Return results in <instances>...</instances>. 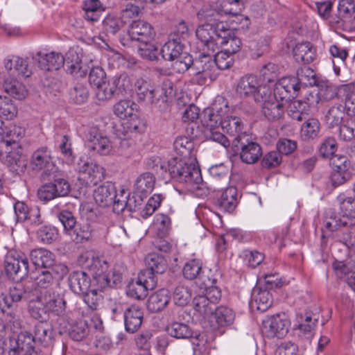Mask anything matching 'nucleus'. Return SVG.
I'll return each instance as SVG.
<instances>
[{
	"label": "nucleus",
	"mask_w": 355,
	"mask_h": 355,
	"mask_svg": "<svg viewBox=\"0 0 355 355\" xmlns=\"http://www.w3.org/2000/svg\"><path fill=\"white\" fill-rule=\"evenodd\" d=\"M293 57L296 62L309 64L315 57V51L309 42L298 43L293 50Z\"/></svg>",
	"instance_id": "nucleus-32"
},
{
	"label": "nucleus",
	"mask_w": 355,
	"mask_h": 355,
	"mask_svg": "<svg viewBox=\"0 0 355 355\" xmlns=\"http://www.w3.org/2000/svg\"><path fill=\"white\" fill-rule=\"evenodd\" d=\"M339 139L344 141L355 139V119H348L339 129Z\"/></svg>",
	"instance_id": "nucleus-63"
},
{
	"label": "nucleus",
	"mask_w": 355,
	"mask_h": 355,
	"mask_svg": "<svg viewBox=\"0 0 355 355\" xmlns=\"http://www.w3.org/2000/svg\"><path fill=\"white\" fill-rule=\"evenodd\" d=\"M341 223L344 226L355 225V198L347 197L340 202Z\"/></svg>",
	"instance_id": "nucleus-33"
},
{
	"label": "nucleus",
	"mask_w": 355,
	"mask_h": 355,
	"mask_svg": "<svg viewBox=\"0 0 355 355\" xmlns=\"http://www.w3.org/2000/svg\"><path fill=\"white\" fill-rule=\"evenodd\" d=\"M215 312L211 315V320H215L216 325H213L214 328L218 327L227 326L233 323L235 318V313L232 309L227 306H219L214 309Z\"/></svg>",
	"instance_id": "nucleus-35"
},
{
	"label": "nucleus",
	"mask_w": 355,
	"mask_h": 355,
	"mask_svg": "<svg viewBox=\"0 0 355 355\" xmlns=\"http://www.w3.org/2000/svg\"><path fill=\"white\" fill-rule=\"evenodd\" d=\"M298 85L307 87L315 85V73L314 71L308 66H304L299 69L297 71V77Z\"/></svg>",
	"instance_id": "nucleus-50"
},
{
	"label": "nucleus",
	"mask_w": 355,
	"mask_h": 355,
	"mask_svg": "<svg viewBox=\"0 0 355 355\" xmlns=\"http://www.w3.org/2000/svg\"><path fill=\"white\" fill-rule=\"evenodd\" d=\"M241 42L234 35V30L227 28L224 25L220 35H219V46H222V49L230 53L234 54L237 53L241 48Z\"/></svg>",
	"instance_id": "nucleus-22"
},
{
	"label": "nucleus",
	"mask_w": 355,
	"mask_h": 355,
	"mask_svg": "<svg viewBox=\"0 0 355 355\" xmlns=\"http://www.w3.org/2000/svg\"><path fill=\"white\" fill-rule=\"evenodd\" d=\"M300 89L295 77H283L275 83L272 94L280 101H288L297 96Z\"/></svg>",
	"instance_id": "nucleus-16"
},
{
	"label": "nucleus",
	"mask_w": 355,
	"mask_h": 355,
	"mask_svg": "<svg viewBox=\"0 0 355 355\" xmlns=\"http://www.w3.org/2000/svg\"><path fill=\"white\" fill-rule=\"evenodd\" d=\"M191 289L184 285H178L173 292V300L175 304L184 306L191 300Z\"/></svg>",
	"instance_id": "nucleus-58"
},
{
	"label": "nucleus",
	"mask_w": 355,
	"mask_h": 355,
	"mask_svg": "<svg viewBox=\"0 0 355 355\" xmlns=\"http://www.w3.org/2000/svg\"><path fill=\"white\" fill-rule=\"evenodd\" d=\"M341 92L345 97L346 112L349 116H355V91L353 85H345L341 87Z\"/></svg>",
	"instance_id": "nucleus-46"
},
{
	"label": "nucleus",
	"mask_w": 355,
	"mask_h": 355,
	"mask_svg": "<svg viewBox=\"0 0 355 355\" xmlns=\"http://www.w3.org/2000/svg\"><path fill=\"white\" fill-rule=\"evenodd\" d=\"M320 132V123L317 119H311L306 121L301 127V137L304 139H314Z\"/></svg>",
	"instance_id": "nucleus-55"
},
{
	"label": "nucleus",
	"mask_w": 355,
	"mask_h": 355,
	"mask_svg": "<svg viewBox=\"0 0 355 355\" xmlns=\"http://www.w3.org/2000/svg\"><path fill=\"white\" fill-rule=\"evenodd\" d=\"M266 95L263 96V101H257V103L261 105L262 113L268 120L279 119L284 112L282 101L272 94L271 87Z\"/></svg>",
	"instance_id": "nucleus-15"
},
{
	"label": "nucleus",
	"mask_w": 355,
	"mask_h": 355,
	"mask_svg": "<svg viewBox=\"0 0 355 355\" xmlns=\"http://www.w3.org/2000/svg\"><path fill=\"white\" fill-rule=\"evenodd\" d=\"M89 147L101 155H107L112 150L109 138L103 135L96 128H91L87 136Z\"/></svg>",
	"instance_id": "nucleus-18"
},
{
	"label": "nucleus",
	"mask_w": 355,
	"mask_h": 355,
	"mask_svg": "<svg viewBox=\"0 0 355 355\" xmlns=\"http://www.w3.org/2000/svg\"><path fill=\"white\" fill-rule=\"evenodd\" d=\"M214 283L215 280L214 279L207 277L206 279H203L202 283H200L199 286L201 289H204L202 295L212 304L216 305L220 300L221 294L220 291L214 286Z\"/></svg>",
	"instance_id": "nucleus-39"
},
{
	"label": "nucleus",
	"mask_w": 355,
	"mask_h": 355,
	"mask_svg": "<svg viewBox=\"0 0 355 355\" xmlns=\"http://www.w3.org/2000/svg\"><path fill=\"white\" fill-rule=\"evenodd\" d=\"M309 111V105L305 101H293L287 107L288 114L293 119L301 121Z\"/></svg>",
	"instance_id": "nucleus-41"
},
{
	"label": "nucleus",
	"mask_w": 355,
	"mask_h": 355,
	"mask_svg": "<svg viewBox=\"0 0 355 355\" xmlns=\"http://www.w3.org/2000/svg\"><path fill=\"white\" fill-rule=\"evenodd\" d=\"M107 268L100 274L92 283L94 286L99 288H105L107 286H117L121 282L122 274L115 268H112L107 272Z\"/></svg>",
	"instance_id": "nucleus-27"
},
{
	"label": "nucleus",
	"mask_w": 355,
	"mask_h": 355,
	"mask_svg": "<svg viewBox=\"0 0 355 355\" xmlns=\"http://www.w3.org/2000/svg\"><path fill=\"white\" fill-rule=\"evenodd\" d=\"M78 263L88 270L89 275L92 276V283L101 272L107 268L105 261L101 260L97 253L94 250H86L81 253L78 259Z\"/></svg>",
	"instance_id": "nucleus-11"
},
{
	"label": "nucleus",
	"mask_w": 355,
	"mask_h": 355,
	"mask_svg": "<svg viewBox=\"0 0 355 355\" xmlns=\"http://www.w3.org/2000/svg\"><path fill=\"white\" fill-rule=\"evenodd\" d=\"M183 44L180 38L170 37L161 49L162 58L168 61H173L183 55Z\"/></svg>",
	"instance_id": "nucleus-29"
},
{
	"label": "nucleus",
	"mask_w": 355,
	"mask_h": 355,
	"mask_svg": "<svg viewBox=\"0 0 355 355\" xmlns=\"http://www.w3.org/2000/svg\"><path fill=\"white\" fill-rule=\"evenodd\" d=\"M17 106L10 98L0 96V116L12 120L17 116Z\"/></svg>",
	"instance_id": "nucleus-57"
},
{
	"label": "nucleus",
	"mask_w": 355,
	"mask_h": 355,
	"mask_svg": "<svg viewBox=\"0 0 355 355\" xmlns=\"http://www.w3.org/2000/svg\"><path fill=\"white\" fill-rule=\"evenodd\" d=\"M116 80H106L96 87V97L98 101H105L111 99L116 92Z\"/></svg>",
	"instance_id": "nucleus-40"
},
{
	"label": "nucleus",
	"mask_w": 355,
	"mask_h": 355,
	"mask_svg": "<svg viewBox=\"0 0 355 355\" xmlns=\"http://www.w3.org/2000/svg\"><path fill=\"white\" fill-rule=\"evenodd\" d=\"M55 254L44 248L34 249L31 252V263L37 268H50L55 263Z\"/></svg>",
	"instance_id": "nucleus-26"
},
{
	"label": "nucleus",
	"mask_w": 355,
	"mask_h": 355,
	"mask_svg": "<svg viewBox=\"0 0 355 355\" xmlns=\"http://www.w3.org/2000/svg\"><path fill=\"white\" fill-rule=\"evenodd\" d=\"M168 334L178 339H189L193 330L186 324L174 322L167 327Z\"/></svg>",
	"instance_id": "nucleus-44"
},
{
	"label": "nucleus",
	"mask_w": 355,
	"mask_h": 355,
	"mask_svg": "<svg viewBox=\"0 0 355 355\" xmlns=\"http://www.w3.org/2000/svg\"><path fill=\"white\" fill-rule=\"evenodd\" d=\"M64 64L67 71L76 77H85L89 67L82 62L81 52L78 47H72L69 49L64 58Z\"/></svg>",
	"instance_id": "nucleus-13"
},
{
	"label": "nucleus",
	"mask_w": 355,
	"mask_h": 355,
	"mask_svg": "<svg viewBox=\"0 0 355 355\" xmlns=\"http://www.w3.org/2000/svg\"><path fill=\"white\" fill-rule=\"evenodd\" d=\"M38 301L44 306L42 311L53 313L57 315H61L65 311L66 302L59 294L45 291L38 297Z\"/></svg>",
	"instance_id": "nucleus-17"
},
{
	"label": "nucleus",
	"mask_w": 355,
	"mask_h": 355,
	"mask_svg": "<svg viewBox=\"0 0 355 355\" xmlns=\"http://www.w3.org/2000/svg\"><path fill=\"white\" fill-rule=\"evenodd\" d=\"M214 53L199 51V55L193 60L196 74L200 76L205 82L214 80L218 75V69L213 58Z\"/></svg>",
	"instance_id": "nucleus-9"
},
{
	"label": "nucleus",
	"mask_w": 355,
	"mask_h": 355,
	"mask_svg": "<svg viewBox=\"0 0 355 355\" xmlns=\"http://www.w3.org/2000/svg\"><path fill=\"white\" fill-rule=\"evenodd\" d=\"M5 270L7 275L16 283H19L22 279V277H18V272L20 270L19 260L12 256H8L5 261Z\"/></svg>",
	"instance_id": "nucleus-54"
},
{
	"label": "nucleus",
	"mask_w": 355,
	"mask_h": 355,
	"mask_svg": "<svg viewBox=\"0 0 355 355\" xmlns=\"http://www.w3.org/2000/svg\"><path fill=\"white\" fill-rule=\"evenodd\" d=\"M37 236L42 243H51L58 239V231L55 227L44 225L37 230Z\"/></svg>",
	"instance_id": "nucleus-61"
},
{
	"label": "nucleus",
	"mask_w": 355,
	"mask_h": 355,
	"mask_svg": "<svg viewBox=\"0 0 355 355\" xmlns=\"http://www.w3.org/2000/svg\"><path fill=\"white\" fill-rule=\"evenodd\" d=\"M30 278L42 288L48 287L52 282L53 277L49 271H44L41 268H35L29 272Z\"/></svg>",
	"instance_id": "nucleus-56"
},
{
	"label": "nucleus",
	"mask_w": 355,
	"mask_h": 355,
	"mask_svg": "<svg viewBox=\"0 0 355 355\" xmlns=\"http://www.w3.org/2000/svg\"><path fill=\"white\" fill-rule=\"evenodd\" d=\"M345 108L341 104L332 106L325 116L326 123L330 127L339 125L345 116Z\"/></svg>",
	"instance_id": "nucleus-43"
},
{
	"label": "nucleus",
	"mask_w": 355,
	"mask_h": 355,
	"mask_svg": "<svg viewBox=\"0 0 355 355\" xmlns=\"http://www.w3.org/2000/svg\"><path fill=\"white\" fill-rule=\"evenodd\" d=\"M69 284L73 292L80 294L85 293L92 286H94L84 271H75L69 277Z\"/></svg>",
	"instance_id": "nucleus-25"
},
{
	"label": "nucleus",
	"mask_w": 355,
	"mask_h": 355,
	"mask_svg": "<svg viewBox=\"0 0 355 355\" xmlns=\"http://www.w3.org/2000/svg\"><path fill=\"white\" fill-rule=\"evenodd\" d=\"M31 167L34 171L44 170L42 173L43 180H50L51 174L57 172V167L52 160L51 152L47 147H41L36 150L31 159Z\"/></svg>",
	"instance_id": "nucleus-8"
},
{
	"label": "nucleus",
	"mask_w": 355,
	"mask_h": 355,
	"mask_svg": "<svg viewBox=\"0 0 355 355\" xmlns=\"http://www.w3.org/2000/svg\"><path fill=\"white\" fill-rule=\"evenodd\" d=\"M318 96L320 100L329 101L337 94L336 88L329 81H320L317 84Z\"/></svg>",
	"instance_id": "nucleus-60"
},
{
	"label": "nucleus",
	"mask_w": 355,
	"mask_h": 355,
	"mask_svg": "<svg viewBox=\"0 0 355 355\" xmlns=\"http://www.w3.org/2000/svg\"><path fill=\"white\" fill-rule=\"evenodd\" d=\"M83 8L85 19L90 21H98L103 10L99 0H85Z\"/></svg>",
	"instance_id": "nucleus-38"
},
{
	"label": "nucleus",
	"mask_w": 355,
	"mask_h": 355,
	"mask_svg": "<svg viewBox=\"0 0 355 355\" xmlns=\"http://www.w3.org/2000/svg\"><path fill=\"white\" fill-rule=\"evenodd\" d=\"M270 88V85L260 84L257 76L246 75L238 81L236 92L239 98L252 100L257 103V101H263V96H267Z\"/></svg>",
	"instance_id": "nucleus-4"
},
{
	"label": "nucleus",
	"mask_w": 355,
	"mask_h": 355,
	"mask_svg": "<svg viewBox=\"0 0 355 355\" xmlns=\"http://www.w3.org/2000/svg\"><path fill=\"white\" fill-rule=\"evenodd\" d=\"M252 306L260 311H266L272 303V295L267 289L256 286L252 291Z\"/></svg>",
	"instance_id": "nucleus-34"
},
{
	"label": "nucleus",
	"mask_w": 355,
	"mask_h": 355,
	"mask_svg": "<svg viewBox=\"0 0 355 355\" xmlns=\"http://www.w3.org/2000/svg\"><path fill=\"white\" fill-rule=\"evenodd\" d=\"M238 202V192L236 188L230 187L219 192L216 205L224 211L232 212L236 207Z\"/></svg>",
	"instance_id": "nucleus-20"
},
{
	"label": "nucleus",
	"mask_w": 355,
	"mask_h": 355,
	"mask_svg": "<svg viewBox=\"0 0 355 355\" xmlns=\"http://www.w3.org/2000/svg\"><path fill=\"white\" fill-rule=\"evenodd\" d=\"M147 268L155 273H163L166 269V261L164 258L155 253L149 254L145 259Z\"/></svg>",
	"instance_id": "nucleus-49"
},
{
	"label": "nucleus",
	"mask_w": 355,
	"mask_h": 355,
	"mask_svg": "<svg viewBox=\"0 0 355 355\" xmlns=\"http://www.w3.org/2000/svg\"><path fill=\"white\" fill-rule=\"evenodd\" d=\"M139 105L129 99L117 102L113 107V112L120 119H129L125 123L127 132H136L141 130L142 122L139 116Z\"/></svg>",
	"instance_id": "nucleus-6"
},
{
	"label": "nucleus",
	"mask_w": 355,
	"mask_h": 355,
	"mask_svg": "<svg viewBox=\"0 0 355 355\" xmlns=\"http://www.w3.org/2000/svg\"><path fill=\"white\" fill-rule=\"evenodd\" d=\"M202 263L200 259H193L188 261L182 270L183 275L188 279H198L197 284L203 282V279H206L207 276L204 275L202 268Z\"/></svg>",
	"instance_id": "nucleus-31"
},
{
	"label": "nucleus",
	"mask_w": 355,
	"mask_h": 355,
	"mask_svg": "<svg viewBox=\"0 0 355 355\" xmlns=\"http://www.w3.org/2000/svg\"><path fill=\"white\" fill-rule=\"evenodd\" d=\"M79 180L86 185H96L105 178V169L92 161L85 162L79 166Z\"/></svg>",
	"instance_id": "nucleus-12"
},
{
	"label": "nucleus",
	"mask_w": 355,
	"mask_h": 355,
	"mask_svg": "<svg viewBox=\"0 0 355 355\" xmlns=\"http://www.w3.org/2000/svg\"><path fill=\"white\" fill-rule=\"evenodd\" d=\"M174 150L179 159H191L196 158L194 144L187 137H178L173 142Z\"/></svg>",
	"instance_id": "nucleus-28"
},
{
	"label": "nucleus",
	"mask_w": 355,
	"mask_h": 355,
	"mask_svg": "<svg viewBox=\"0 0 355 355\" xmlns=\"http://www.w3.org/2000/svg\"><path fill=\"white\" fill-rule=\"evenodd\" d=\"M155 183V176L148 172L141 174L136 180L135 191L140 195H147L152 192Z\"/></svg>",
	"instance_id": "nucleus-36"
},
{
	"label": "nucleus",
	"mask_w": 355,
	"mask_h": 355,
	"mask_svg": "<svg viewBox=\"0 0 355 355\" xmlns=\"http://www.w3.org/2000/svg\"><path fill=\"white\" fill-rule=\"evenodd\" d=\"M171 219L168 216L164 214L155 215L151 227L160 236L166 235L171 228Z\"/></svg>",
	"instance_id": "nucleus-47"
},
{
	"label": "nucleus",
	"mask_w": 355,
	"mask_h": 355,
	"mask_svg": "<svg viewBox=\"0 0 355 355\" xmlns=\"http://www.w3.org/2000/svg\"><path fill=\"white\" fill-rule=\"evenodd\" d=\"M134 87L139 100L141 101L148 102V98H152V95L155 92V88L141 78L136 80Z\"/></svg>",
	"instance_id": "nucleus-48"
},
{
	"label": "nucleus",
	"mask_w": 355,
	"mask_h": 355,
	"mask_svg": "<svg viewBox=\"0 0 355 355\" xmlns=\"http://www.w3.org/2000/svg\"><path fill=\"white\" fill-rule=\"evenodd\" d=\"M171 300L170 292L167 289H160L153 293L148 300V309L152 312L163 310Z\"/></svg>",
	"instance_id": "nucleus-30"
},
{
	"label": "nucleus",
	"mask_w": 355,
	"mask_h": 355,
	"mask_svg": "<svg viewBox=\"0 0 355 355\" xmlns=\"http://www.w3.org/2000/svg\"><path fill=\"white\" fill-rule=\"evenodd\" d=\"M10 132V138L6 141L4 140L6 146L11 148L7 155L6 162L10 170L15 174L19 175L22 172L21 129L15 128Z\"/></svg>",
	"instance_id": "nucleus-7"
},
{
	"label": "nucleus",
	"mask_w": 355,
	"mask_h": 355,
	"mask_svg": "<svg viewBox=\"0 0 355 355\" xmlns=\"http://www.w3.org/2000/svg\"><path fill=\"white\" fill-rule=\"evenodd\" d=\"M93 287L85 292L84 300L91 309L96 310L103 299L102 295L100 293L103 288H99L97 286Z\"/></svg>",
	"instance_id": "nucleus-62"
},
{
	"label": "nucleus",
	"mask_w": 355,
	"mask_h": 355,
	"mask_svg": "<svg viewBox=\"0 0 355 355\" xmlns=\"http://www.w3.org/2000/svg\"><path fill=\"white\" fill-rule=\"evenodd\" d=\"M123 318L125 331L133 334L140 328L144 313L141 308L132 305L125 311Z\"/></svg>",
	"instance_id": "nucleus-21"
},
{
	"label": "nucleus",
	"mask_w": 355,
	"mask_h": 355,
	"mask_svg": "<svg viewBox=\"0 0 355 355\" xmlns=\"http://www.w3.org/2000/svg\"><path fill=\"white\" fill-rule=\"evenodd\" d=\"M233 55L232 53L226 52L223 49L218 51L216 54L214 53V60L216 63L218 71H219V70L229 69L232 65L234 62Z\"/></svg>",
	"instance_id": "nucleus-59"
},
{
	"label": "nucleus",
	"mask_w": 355,
	"mask_h": 355,
	"mask_svg": "<svg viewBox=\"0 0 355 355\" xmlns=\"http://www.w3.org/2000/svg\"><path fill=\"white\" fill-rule=\"evenodd\" d=\"M20 80L16 76H8L3 83L5 92L19 100L22 96V83Z\"/></svg>",
	"instance_id": "nucleus-42"
},
{
	"label": "nucleus",
	"mask_w": 355,
	"mask_h": 355,
	"mask_svg": "<svg viewBox=\"0 0 355 355\" xmlns=\"http://www.w3.org/2000/svg\"><path fill=\"white\" fill-rule=\"evenodd\" d=\"M337 149V142L334 137L326 138L320 144L318 152L324 158L332 157Z\"/></svg>",
	"instance_id": "nucleus-64"
},
{
	"label": "nucleus",
	"mask_w": 355,
	"mask_h": 355,
	"mask_svg": "<svg viewBox=\"0 0 355 355\" xmlns=\"http://www.w3.org/2000/svg\"><path fill=\"white\" fill-rule=\"evenodd\" d=\"M224 25L220 23L215 28L210 24H205L197 28L196 35L198 40L197 48L199 51L216 53L219 50V35Z\"/></svg>",
	"instance_id": "nucleus-5"
},
{
	"label": "nucleus",
	"mask_w": 355,
	"mask_h": 355,
	"mask_svg": "<svg viewBox=\"0 0 355 355\" xmlns=\"http://www.w3.org/2000/svg\"><path fill=\"white\" fill-rule=\"evenodd\" d=\"M131 40L141 42H153L156 35L150 24L143 20L133 21L128 31Z\"/></svg>",
	"instance_id": "nucleus-14"
},
{
	"label": "nucleus",
	"mask_w": 355,
	"mask_h": 355,
	"mask_svg": "<svg viewBox=\"0 0 355 355\" xmlns=\"http://www.w3.org/2000/svg\"><path fill=\"white\" fill-rule=\"evenodd\" d=\"M195 310L205 317L213 313L215 305L206 298L204 295L199 294L193 300Z\"/></svg>",
	"instance_id": "nucleus-45"
},
{
	"label": "nucleus",
	"mask_w": 355,
	"mask_h": 355,
	"mask_svg": "<svg viewBox=\"0 0 355 355\" xmlns=\"http://www.w3.org/2000/svg\"><path fill=\"white\" fill-rule=\"evenodd\" d=\"M221 128L230 136L235 137L237 141H240L245 136L243 132V124L240 118L236 116H229L228 113L220 121Z\"/></svg>",
	"instance_id": "nucleus-23"
},
{
	"label": "nucleus",
	"mask_w": 355,
	"mask_h": 355,
	"mask_svg": "<svg viewBox=\"0 0 355 355\" xmlns=\"http://www.w3.org/2000/svg\"><path fill=\"white\" fill-rule=\"evenodd\" d=\"M116 192L114 184L111 182H105L94 190V198L95 202L101 207L113 205L114 211L119 214L126 206L127 197L123 196V190L119 196L116 195Z\"/></svg>",
	"instance_id": "nucleus-3"
},
{
	"label": "nucleus",
	"mask_w": 355,
	"mask_h": 355,
	"mask_svg": "<svg viewBox=\"0 0 355 355\" xmlns=\"http://www.w3.org/2000/svg\"><path fill=\"white\" fill-rule=\"evenodd\" d=\"M168 171L173 180L188 186L199 184L202 181L196 158L184 159L178 157H172L168 160Z\"/></svg>",
	"instance_id": "nucleus-2"
},
{
	"label": "nucleus",
	"mask_w": 355,
	"mask_h": 355,
	"mask_svg": "<svg viewBox=\"0 0 355 355\" xmlns=\"http://www.w3.org/2000/svg\"><path fill=\"white\" fill-rule=\"evenodd\" d=\"M241 145L240 158L243 162L250 164L259 160L262 155L261 148L254 141H238Z\"/></svg>",
	"instance_id": "nucleus-24"
},
{
	"label": "nucleus",
	"mask_w": 355,
	"mask_h": 355,
	"mask_svg": "<svg viewBox=\"0 0 355 355\" xmlns=\"http://www.w3.org/2000/svg\"><path fill=\"white\" fill-rule=\"evenodd\" d=\"M138 54L143 58L151 61L157 60L158 46L153 42H141L137 49Z\"/></svg>",
	"instance_id": "nucleus-51"
},
{
	"label": "nucleus",
	"mask_w": 355,
	"mask_h": 355,
	"mask_svg": "<svg viewBox=\"0 0 355 355\" xmlns=\"http://www.w3.org/2000/svg\"><path fill=\"white\" fill-rule=\"evenodd\" d=\"M47 334V330L43 328L42 326L39 325L36 327L35 332V336H33L29 333H24V345L26 346V352L24 355H37L35 351V340H38L40 342L44 340L45 337Z\"/></svg>",
	"instance_id": "nucleus-37"
},
{
	"label": "nucleus",
	"mask_w": 355,
	"mask_h": 355,
	"mask_svg": "<svg viewBox=\"0 0 355 355\" xmlns=\"http://www.w3.org/2000/svg\"><path fill=\"white\" fill-rule=\"evenodd\" d=\"M39 67L44 71H53L58 70L64 64V56L57 52H38L36 54Z\"/></svg>",
	"instance_id": "nucleus-19"
},
{
	"label": "nucleus",
	"mask_w": 355,
	"mask_h": 355,
	"mask_svg": "<svg viewBox=\"0 0 355 355\" xmlns=\"http://www.w3.org/2000/svg\"><path fill=\"white\" fill-rule=\"evenodd\" d=\"M5 68L9 72V76H16L21 79L22 77V58L12 55L5 59Z\"/></svg>",
	"instance_id": "nucleus-53"
},
{
	"label": "nucleus",
	"mask_w": 355,
	"mask_h": 355,
	"mask_svg": "<svg viewBox=\"0 0 355 355\" xmlns=\"http://www.w3.org/2000/svg\"><path fill=\"white\" fill-rule=\"evenodd\" d=\"M71 239L78 243L87 241L92 237V230L88 224L75 226L69 231Z\"/></svg>",
	"instance_id": "nucleus-52"
},
{
	"label": "nucleus",
	"mask_w": 355,
	"mask_h": 355,
	"mask_svg": "<svg viewBox=\"0 0 355 355\" xmlns=\"http://www.w3.org/2000/svg\"><path fill=\"white\" fill-rule=\"evenodd\" d=\"M228 112L227 102L224 98H219L211 107L205 109L200 116L201 123L206 128L205 135L207 137L220 144L225 148L230 146V141L223 134L215 131V129L218 128L220 121L223 120Z\"/></svg>",
	"instance_id": "nucleus-1"
},
{
	"label": "nucleus",
	"mask_w": 355,
	"mask_h": 355,
	"mask_svg": "<svg viewBox=\"0 0 355 355\" xmlns=\"http://www.w3.org/2000/svg\"><path fill=\"white\" fill-rule=\"evenodd\" d=\"M289 322L280 315L266 317L263 320L261 330L268 338H282L288 331Z\"/></svg>",
	"instance_id": "nucleus-10"
}]
</instances>
